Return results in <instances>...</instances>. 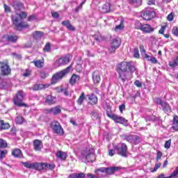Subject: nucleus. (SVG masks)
<instances>
[{"mask_svg": "<svg viewBox=\"0 0 178 178\" xmlns=\"http://www.w3.org/2000/svg\"><path fill=\"white\" fill-rule=\"evenodd\" d=\"M86 177V174L83 172L80 173H73L70 175L69 178H84Z\"/></svg>", "mask_w": 178, "mask_h": 178, "instance_id": "33", "label": "nucleus"}, {"mask_svg": "<svg viewBox=\"0 0 178 178\" xmlns=\"http://www.w3.org/2000/svg\"><path fill=\"white\" fill-rule=\"evenodd\" d=\"M4 11L5 12H10V7L6 4H3Z\"/></svg>", "mask_w": 178, "mask_h": 178, "instance_id": "62", "label": "nucleus"}, {"mask_svg": "<svg viewBox=\"0 0 178 178\" xmlns=\"http://www.w3.org/2000/svg\"><path fill=\"white\" fill-rule=\"evenodd\" d=\"M134 58H140V53L138 51V48H135L134 50Z\"/></svg>", "mask_w": 178, "mask_h": 178, "instance_id": "52", "label": "nucleus"}, {"mask_svg": "<svg viewBox=\"0 0 178 178\" xmlns=\"http://www.w3.org/2000/svg\"><path fill=\"white\" fill-rule=\"evenodd\" d=\"M35 170H44V163H33V168Z\"/></svg>", "mask_w": 178, "mask_h": 178, "instance_id": "28", "label": "nucleus"}, {"mask_svg": "<svg viewBox=\"0 0 178 178\" xmlns=\"http://www.w3.org/2000/svg\"><path fill=\"white\" fill-rule=\"evenodd\" d=\"M176 118H177V116L174 117L173 119L174 122L172 123V129L176 131H178V120H176Z\"/></svg>", "mask_w": 178, "mask_h": 178, "instance_id": "41", "label": "nucleus"}, {"mask_svg": "<svg viewBox=\"0 0 178 178\" xmlns=\"http://www.w3.org/2000/svg\"><path fill=\"white\" fill-rule=\"evenodd\" d=\"M136 70H137V67L136 66V63L133 61H123L117 65V72L122 83L127 81L129 73L132 74Z\"/></svg>", "mask_w": 178, "mask_h": 178, "instance_id": "1", "label": "nucleus"}, {"mask_svg": "<svg viewBox=\"0 0 178 178\" xmlns=\"http://www.w3.org/2000/svg\"><path fill=\"white\" fill-rule=\"evenodd\" d=\"M161 108L165 113H170V112H172V108H170V105H169V104H168L166 102L162 104Z\"/></svg>", "mask_w": 178, "mask_h": 178, "instance_id": "22", "label": "nucleus"}, {"mask_svg": "<svg viewBox=\"0 0 178 178\" xmlns=\"http://www.w3.org/2000/svg\"><path fill=\"white\" fill-rule=\"evenodd\" d=\"M0 148L1 149L8 148V143L6 142V140L2 138H0Z\"/></svg>", "mask_w": 178, "mask_h": 178, "instance_id": "40", "label": "nucleus"}, {"mask_svg": "<svg viewBox=\"0 0 178 178\" xmlns=\"http://www.w3.org/2000/svg\"><path fill=\"white\" fill-rule=\"evenodd\" d=\"M51 128L54 134H58V136H63V134H65V131H63V128H62V126L60 125L59 122H52Z\"/></svg>", "mask_w": 178, "mask_h": 178, "instance_id": "8", "label": "nucleus"}, {"mask_svg": "<svg viewBox=\"0 0 178 178\" xmlns=\"http://www.w3.org/2000/svg\"><path fill=\"white\" fill-rule=\"evenodd\" d=\"M87 178H99V177H95L94 174L88 173L87 175Z\"/></svg>", "mask_w": 178, "mask_h": 178, "instance_id": "64", "label": "nucleus"}, {"mask_svg": "<svg viewBox=\"0 0 178 178\" xmlns=\"http://www.w3.org/2000/svg\"><path fill=\"white\" fill-rule=\"evenodd\" d=\"M128 3L134 8H138V6H141L143 0H128Z\"/></svg>", "mask_w": 178, "mask_h": 178, "instance_id": "23", "label": "nucleus"}, {"mask_svg": "<svg viewBox=\"0 0 178 178\" xmlns=\"http://www.w3.org/2000/svg\"><path fill=\"white\" fill-rule=\"evenodd\" d=\"M12 155L15 158H23V154L22 153V150L19 149H15L13 150Z\"/></svg>", "mask_w": 178, "mask_h": 178, "instance_id": "26", "label": "nucleus"}, {"mask_svg": "<svg viewBox=\"0 0 178 178\" xmlns=\"http://www.w3.org/2000/svg\"><path fill=\"white\" fill-rule=\"evenodd\" d=\"M161 165H162V164H161V163H156L155 164V166H154L153 170H152V172H156V170H157V169H159V168H161Z\"/></svg>", "mask_w": 178, "mask_h": 178, "instance_id": "55", "label": "nucleus"}, {"mask_svg": "<svg viewBox=\"0 0 178 178\" xmlns=\"http://www.w3.org/2000/svg\"><path fill=\"white\" fill-rule=\"evenodd\" d=\"M167 20H168L169 22H172V20H173V14H169L167 17Z\"/></svg>", "mask_w": 178, "mask_h": 178, "instance_id": "63", "label": "nucleus"}, {"mask_svg": "<svg viewBox=\"0 0 178 178\" xmlns=\"http://www.w3.org/2000/svg\"><path fill=\"white\" fill-rule=\"evenodd\" d=\"M119 170V167H109L106 168V175H113L115 172H118Z\"/></svg>", "mask_w": 178, "mask_h": 178, "instance_id": "27", "label": "nucleus"}, {"mask_svg": "<svg viewBox=\"0 0 178 178\" xmlns=\"http://www.w3.org/2000/svg\"><path fill=\"white\" fill-rule=\"evenodd\" d=\"M88 104L90 105H97L98 104V97L94 94L88 95Z\"/></svg>", "mask_w": 178, "mask_h": 178, "instance_id": "15", "label": "nucleus"}, {"mask_svg": "<svg viewBox=\"0 0 178 178\" xmlns=\"http://www.w3.org/2000/svg\"><path fill=\"white\" fill-rule=\"evenodd\" d=\"M141 17L144 20H151L155 17V11L149 10H144L141 13Z\"/></svg>", "mask_w": 178, "mask_h": 178, "instance_id": "11", "label": "nucleus"}, {"mask_svg": "<svg viewBox=\"0 0 178 178\" xmlns=\"http://www.w3.org/2000/svg\"><path fill=\"white\" fill-rule=\"evenodd\" d=\"M169 66H170L172 69H175L176 66H178V56H177L173 61L169 62Z\"/></svg>", "mask_w": 178, "mask_h": 178, "instance_id": "36", "label": "nucleus"}, {"mask_svg": "<svg viewBox=\"0 0 178 178\" xmlns=\"http://www.w3.org/2000/svg\"><path fill=\"white\" fill-rule=\"evenodd\" d=\"M92 77L95 84H99V81H101V74H99V71H95L92 73Z\"/></svg>", "mask_w": 178, "mask_h": 178, "instance_id": "16", "label": "nucleus"}, {"mask_svg": "<svg viewBox=\"0 0 178 178\" xmlns=\"http://www.w3.org/2000/svg\"><path fill=\"white\" fill-rule=\"evenodd\" d=\"M56 156L61 161H66V159L67 158V153L59 150L56 153Z\"/></svg>", "mask_w": 178, "mask_h": 178, "instance_id": "18", "label": "nucleus"}, {"mask_svg": "<svg viewBox=\"0 0 178 178\" xmlns=\"http://www.w3.org/2000/svg\"><path fill=\"white\" fill-rule=\"evenodd\" d=\"M44 104L46 105H55L56 104V97L49 95L44 98Z\"/></svg>", "mask_w": 178, "mask_h": 178, "instance_id": "13", "label": "nucleus"}, {"mask_svg": "<svg viewBox=\"0 0 178 178\" xmlns=\"http://www.w3.org/2000/svg\"><path fill=\"white\" fill-rule=\"evenodd\" d=\"M24 99V95L23 90H19L16 96L13 99L14 104L16 106H19V107H22V106L27 107V104L23 103Z\"/></svg>", "mask_w": 178, "mask_h": 178, "instance_id": "6", "label": "nucleus"}, {"mask_svg": "<svg viewBox=\"0 0 178 178\" xmlns=\"http://www.w3.org/2000/svg\"><path fill=\"white\" fill-rule=\"evenodd\" d=\"M0 66H1V74L3 76H8V74H10V67L9 65L6 64H2L0 63Z\"/></svg>", "mask_w": 178, "mask_h": 178, "instance_id": "14", "label": "nucleus"}, {"mask_svg": "<svg viewBox=\"0 0 178 178\" xmlns=\"http://www.w3.org/2000/svg\"><path fill=\"white\" fill-rule=\"evenodd\" d=\"M33 147L35 151H41L42 148V142L40 140H35L33 142Z\"/></svg>", "mask_w": 178, "mask_h": 178, "instance_id": "21", "label": "nucleus"}, {"mask_svg": "<svg viewBox=\"0 0 178 178\" xmlns=\"http://www.w3.org/2000/svg\"><path fill=\"white\" fill-rule=\"evenodd\" d=\"M44 113H46L47 115H48V114H51V115H52V109H51V108L44 109Z\"/></svg>", "mask_w": 178, "mask_h": 178, "instance_id": "61", "label": "nucleus"}, {"mask_svg": "<svg viewBox=\"0 0 178 178\" xmlns=\"http://www.w3.org/2000/svg\"><path fill=\"white\" fill-rule=\"evenodd\" d=\"M51 16L54 19H58L59 17V13L58 12H51Z\"/></svg>", "mask_w": 178, "mask_h": 178, "instance_id": "58", "label": "nucleus"}, {"mask_svg": "<svg viewBox=\"0 0 178 178\" xmlns=\"http://www.w3.org/2000/svg\"><path fill=\"white\" fill-rule=\"evenodd\" d=\"M10 125L9 123H5L3 120H0V130H7L8 129H10Z\"/></svg>", "mask_w": 178, "mask_h": 178, "instance_id": "30", "label": "nucleus"}, {"mask_svg": "<svg viewBox=\"0 0 178 178\" xmlns=\"http://www.w3.org/2000/svg\"><path fill=\"white\" fill-rule=\"evenodd\" d=\"M111 45L118 49L120 47V40L118 38L113 39Z\"/></svg>", "mask_w": 178, "mask_h": 178, "instance_id": "31", "label": "nucleus"}, {"mask_svg": "<svg viewBox=\"0 0 178 178\" xmlns=\"http://www.w3.org/2000/svg\"><path fill=\"white\" fill-rule=\"evenodd\" d=\"M144 24H142L141 22H140V21H136L135 22V28L137 29L138 30H142L143 29V26Z\"/></svg>", "mask_w": 178, "mask_h": 178, "instance_id": "45", "label": "nucleus"}, {"mask_svg": "<svg viewBox=\"0 0 178 178\" xmlns=\"http://www.w3.org/2000/svg\"><path fill=\"white\" fill-rule=\"evenodd\" d=\"M48 87H49V85L36 84L32 88V90H33V91H38L40 90H44V88H48Z\"/></svg>", "mask_w": 178, "mask_h": 178, "instance_id": "25", "label": "nucleus"}, {"mask_svg": "<svg viewBox=\"0 0 178 178\" xmlns=\"http://www.w3.org/2000/svg\"><path fill=\"white\" fill-rule=\"evenodd\" d=\"M51 51H52V47H51V43H46L44 47L43 48V51L49 53L51 52Z\"/></svg>", "mask_w": 178, "mask_h": 178, "instance_id": "39", "label": "nucleus"}, {"mask_svg": "<svg viewBox=\"0 0 178 178\" xmlns=\"http://www.w3.org/2000/svg\"><path fill=\"white\" fill-rule=\"evenodd\" d=\"M171 143L172 141L170 140H167L164 145L165 148H170Z\"/></svg>", "mask_w": 178, "mask_h": 178, "instance_id": "59", "label": "nucleus"}, {"mask_svg": "<svg viewBox=\"0 0 178 178\" xmlns=\"http://www.w3.org/2000/svg\"><path fill=\"white\" fill-rule=\"evenodd\" d=\"M22 163L23 166H24V168H27V169H33V163H30L29 162H22Z\"/></svg>", "mask_w": 178, "mask_h": 178, "instance_id": "44", "label": "nucleus"}, {"mask_svg": "<svg viewBox=\"0 0 178 178\" xmlns=\"http://www.w3.org/2000/svg\"><path fill=\"white\" fill-rule=\"evenodd\" d=\"M17 40H19V36L15 35H8L6 38V41L8 42H17Z\"/></svg>", "mask_w": 178, "mask_h": 178, "instance_id": "24", "label": "nucleus"}, {"mask_svg": "<svg viewBox=\"0 0 178 178\" xmlns=\"http://www.w3.org/2000/svg\"><path fill=\"white\" fill-rule=\"evenodd\" d=\"M72 65L68 66L67 68L63 70L62 71H60L54 74L51 78V84H56L58 80H62V79H63V76H65V74L70 73Z\"/></svg>", "mask_w": 178, "mask_h": 178, "instance_id": "5", "label": "nucleus"}, {"mask_svg": "<svg viewBox=\"0 0 178 178\" xmlns=\"http://www.w3.org/2000/svg\"><path fill=\"white\" fill-rule=\"evenodd\" d=\"M72 56L69 54L62 56L54 62V67H60V66H65L67 63L72 62Z\"/></svg>", "mask_w": 178, "mask_h": 178, "instance_id": "4", "label": "nucleus"}, {"mask_svg": "<svg viewBox=\"0 0 178 178\" xmlns=\"http://www.w3.org/2000/svg\"><path fill=\"white\" fill-rule=\"evenodd\" d=\"M101 173H106V168H101L95 170L96 175H99Z\"/></svg>", "mask_w": 178, "mask_h": 178, "instance_id": "47", "label": "nucleus"}, {"mask_svg": "<svg viewBox=\"0 0 178 178\" xmlns=\"http://www.w3.org/2000/svg\"><path fill=\"white\" fill-rule=\"evenodd\" d=\"M61 24L62 26H64L65 27H66L67 30H70V31H74L76 30V28H74V26L72 25V24L70 23V21L69 20L63 21L61 22Z\"/></svg>", "mask_w": 178, "mask_h": 178, "instance_id": "17", "label": "nucleus"}, {"mask_svg": "<svg viewBox=\"0 0 178 178\" xmlns=\"http://www.w3.org/2000/svg\"><path fill=\"white\" fill-rule=\"evenodd\" d=\"M162 152L158 151L156 153V161L158 162L160 161L161 158H162Z\"/></svg>", "mask_w": 178, "mask_h": 178, "instance_id": "49", "label": "nucleus"}, {"mask_svg": "<svg viewBox=\"0 0 178 178\" xmlns=\"http://www.w3.org/2000/svg\"><path fill=\"white\" fill-rule=\"evenodd\" d=\"M102 11L103 12V13H109V12H111V4L106 3L103 5Z\"/></svg>", "mask_w": 178, "mask_h": 178, "instance_id": "34", "label": "nucleus"}, {"mask_svg": "<svg viewBox=\"0 0 178 178\" xmlns=\"http://www.w3.org/2000/svg\"><path fill=\"white\" fill-rule=\"evenodd\" d=\"M165 29H166V26H162L161 27L160 30L159 31V33L160 34H164Z\"/></svg>", "mask_w": 178, "mask_h": 178, "instance_id": "60", "label": "nucleus"}, {"mask_svg": "<svg viewBox=\"0 0 178 178\" xmlns=\"http://www.w3.org/2000/svg\"><path fill=\"white\" fill-rule=\"evenodd\" d=\"M97 157L94 154V149L86 148L81 152V159L84 163H88L89 162H94Z\"/></svg>", "mask_w": 178, "mask_h": 178, "instance_id": "3", "label": "nucleus"}, {"mask_svg": "<svg viewBox=\"0 0 178 178\" xmlns=\"http://www.w3.org/2000/svg\"><path fill=\"white\" fill-rule=\"evenodd\" d=\"M134 84V86H136V87H138L139 88L143 87V83L138 80L135 81Z\"/></svg>", "mask_w": 178, "mask_h": 178, "instance_id": "54", "label": "nucleus"}, {"mask_svg": "<svg viewBox=\"0 0 178 178\" xmlns=\"http://www.w3.org/2000/svg\"><path fill=\"white\" fill-rule=\"evenodd\" d=\"M123 29H124V20L121 19L120 24L115 26V31H118V30H123Z\"/></svg>", "mask_w": 178, "mask_h": 178, "instance_id": "38", "label": "nucleus"}, {"mask_svg": "<svg viewBox=\"0 0 178 178\" xmlns=\"http://www.w3.org/2000/svg\"><path fill=\"white\" fill-rule=\"evenodd\" d=\"M154 101L155 104H157V105H161V106H162V104H164V102H165L161 97H155L154 99Z\"/></svg>", "mask_w": 178, "mask_h": 178, "instance_id": "43", "label": "nucleus"}, {"mask_svg": "<svg viewBox=\"0 0 178 178\" xmlns=\"http://www.w3.org/2000/svg\"><path fill=\"white\" fill-rule=\"evenodd\" d=\"M27 17V13L22 11L20 14H16L12 16V21L17 30H22V29H26L29 27V24L26 22H24V19Z\"/></svg>", "mask_w": 178, "mask_h": 178, "instance_id": "2", "label": "nucleus"}, {"mask_svg": "<svg viewBox=\"0 0 178 178\" xmlns=\"http://www.w3.org/2000/svg\"><path fill=\"white\" fill-rule=\"evenodd\" d=\"M116 49H118L116 47H114L113 46H111L108 48L109 54H115L116 51Z\"/></svg>", "mask_w": 178, "mask_h": 178, "instance_id": "50", "label": "nucleus"}, {"mask_svg": "<svg viewBox=\"0 0 178 178\" xmlns=\"http://www.w3.org/2000/svg\"><path fill=\"white\" fill-rule=\"evenodd\" d=\"M33 63H34L36 67H38V69H41L44 66V59L33 60Z\"/></svg>", "mask_w": 178, "mask_h": 178, "instance_id": "32", "label": "nucleus"}, {"mask_svg": "<svg viewBox=\"0 0 178 178\" xmlns=\"http://www.w3.org/2000/svg\"><path fill=\"white\" fill-rule=\"evenodd\" d=\"M86 99V94L84 92H82L79 96V99H77L78 105H83V102Z\"/></svg>", "mask_w": 178, "mask_h": 178, "instance_id": "35", "label": "nucleus"}, {"mask_svg": "<svg viewBox=\"0 0 178 178\" xmlns=\"http://www.w3.org/2000/svg\"><path fill=\"white\" fill-rule=\"evenodd\" d=\"M11 5L17 12H19L23 9V3L20 1H13Z\"/></svg>", "mask_w": 178, "mask_h": 178, "instance_id": "19", "label": "nucleus"}, {"mask_svg": "<svg viewBox=\"0 0 178 178\" xmlns=\"http://www.w3.org/2000/svg\"><path fill=\"white\" fill-rule=\"evenodd\" d=\"M6 154H8V150L4 149H0V159H3L6 156Z\"/></svg>", "mask_w": 178, "mask_h": 178, "instance_id": "46", "label": "nucleus"}, {"mask_svg": "<svg viewBox=\"0 0 178 178\" xmlns=\"http://www.w3.org/2000/svg\"><path fill=\"white\" fill-rule=\"evenodd\" d=\"M15 122L17 124H22V123L24 122V118L21 115H18L15 118Z\"/></svg>", "mask_w": 178, "mask_h": 178, "instance_id": "42", "label": "nucleus"}, {"mask_svg": "<svg viewBox=\"0 0 178 178\" xmlns=\"http://www.w3.org/2000/svg\"><path fill=\"white\" fill-rule=\"evenodd\" d=\"M44 169L45 170H52V169H55V164H49L48 163H44Z\"/></svg>", "mask_w": 178, "mask_h": 178, "instance_id": "37", "label": "nucleus"}, {"mask_svg": "<svg viewBox=\"0 0 178 178\" xmlns=\"http://www.w3.org/2000/svg\"><path fill=\"white\" fill-rule=\"evenodd\" d=\"M40 76L42 79H47V77H48V73L45 71H42Z\"/></svg>", "mask_w": 178, "mask_h": 178, "instance_id": "51", "label": "nucleus"}, {"mask_svg": "<svg viewBox=\"0 0 178 178\" xmlns=\"http://www.w3.org/2000/svg\"><path fill=\"white\" fill-rule=\"evenodd\" d=\"M62 112V109L60 108V106H57L55 107L51 108V115H59Z\"/></svg>", "mask_w": 178, "mask_h": 178, "instance_id": "29", "label": "nucleus"}, {"mask_svg": "<svg viewBox=\"0 0 178 178\" xmlns=\"http://www.w3.org/2000/svg\"><path fill=\"white\" fill-rule=\"evenodd\" d=\"M107 116L112 119L116 123H120L121 124H127V120H125L124 118L120 117L115 114H109L107 113Z\"/></svg>", "mask_w": 178, "mask_h": 178, "instance_id": "10", "label": "nucleus"}, {"mask_svg": "<svg viewBox=\"0 0 178 178\" xmlns=\"http://www.w3.org/2000/svg\"><path fill=\"white\" fill-rule=\"evenodd\" d=\"M119 109H120V113H123V111H124V109H126V105H124V104L120 105Z\"/></svg>", "mask_w": 178, "mask_h": 178, "instance_id": "57", "label": "nucleus"}, {"mask_svg": "<svg viewBox=\"0 0 178 178\" xmlns=\"http://www.w3.org/2000/svg\"><path fill=\"white\" fill-rule=\"evenodd\" d=\"M140 31L145 34H150L151 33H154V31H155V29L151 26L149 24H143Z\"/></svg>", "mask_w": 178, "mask_h": 178, "instance_id": "12", "label": "nucleus"}, {"mask_svg": "<svg viewBox=\"0 0 178 178\" xmlns=\"http://www.w3.org/2000/svg\"><path fill=\"white\" fill-rule=\"evenodd\" d=\"M86 3V1H82L79 6L75 8V12H79L81 9H83V4Z\"/></svg>", "mask_w": 178, "mask_h": 178, "instance_id": "53", "label": "nucleus"}, {"mask_svg": "<svg viewBox=\"0 0 178 178\" xmlns=\"http://www.w3.org/2000/svg\"><path fill=\"white\" fill-rule=\"evenodd\" d=\"M79 81H80V76L76 74H72L71 79H70V84H71V86H74L76 83H79Z\"/></svg>", "mask_w": 178, "mask_h": 178, "instance_id": "20", "label": "nucleus"}, {"mask_svg": "<svg viewBox=\"0 0 178 178\" xmlns=\"http://www.w3.org/2000/svg\"><path fill=\"white\" fill-rule=\"evenodd\" d=\"M124 139L128 141V143H130L131 144H134L135 145H137L138 144H140L141 141H140V136L137 135H124Z\"/></svg>", "mask_w": 178, "mask_h": 178, "instance_id": "9", "label": "nucleus"}, {"mask_svg": "<svg viewBox=\"0 0 178 178\" xmlns=\"http://www.w3.org/2000/svg\"><path fill=\"white\" fill-rule=\"evenodd\" d=\"M114 149L118 152V155L123 158H127V145L125 143H120L114 146Z\"/></svg>", "mask_w": 178, "mask_h": 178, "instance_id": "7", "label": "nucleus"}, {"mask_svg": "<svg viewBox=\"0 0 178 178\" xmlns=\"http://www.w3.org/2000/svg\"><path fill=\"white\" fill-rule=\"evenodd\" d=\"M60 92H63L64 95H65V97H69V90H67V88H60Z\"/></svg>", "mask_w": 178, "mask_h": 178, "instance_id": "48", "label": "nucleus"}, {"mask_svg": "<svg viewBox=\"0 0 178 178\" xmlns=\"http://www.w3.org/2000/svg\"><path fill=\"white\" fill-rule=\"evenodd\" d=\"M178 171L175 170L169 177L168 178L177 177Z\"/></svg>", "mask_w": 178, "mask_h": 178, "instance_id": "56", "label": "nucleus"}]
</instances>
